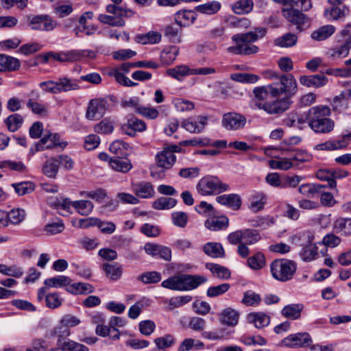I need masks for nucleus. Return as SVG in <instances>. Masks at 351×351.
<instances>
[{
	"mask_svg": "<svg viewBox=\"0 0 351 351\" xmlns=\"http://www.w3.org/2000/svg\"><path fill=\"white\" fill-rule=\"evenodd\" d=\"M330 109L326 106H317L310 108L306 114L308 126L316 133H329L333 130L334 121L328 117Z\"/></svg>",
	"mask_w": 351,
	"mask_h": 351,
	"instance_id": "nucleus-1",
	"label": "nucleus"
},
{
	"mask_svg": "<svg viewBox=\"0 0 351 351\" xmlns=\"http://www.w3.org/2000/svg\"><path fill=\"white\" fill-rule=\"evenodd\" d=\"M206 281L207 278L203 276L179 274L162 281L161 286L171 290L190 291Z\"/></svg>",
	"mask_w": 351,
	"mask_h": 351,
	"instance_id": "nucleus-2",
	"label": "nucleus"
},
{
	"mask_svg": "<svg viewBox=\"0 0 351 351\" xmlns=\"http://www.w3.org/2000/svg\"><path fill=\"white\" fill-rule=\"evenodd\" d=\"M269 78L276 79L277 81L268 85L269 93L273 97H278L285 95L284 97H291L298 90L297 82L292 74L278 76L274 72H270Z\"/></svg>",
	"mask_w": 351,
	"mask_h": 351,
	"instance_id": "nucleus-3",
	"label": "nucleus"
},
{
	"mask_svg": "<svg viewBox=\"0 0 351 351\" xmlns=\"http://www.w3.org/2000/svg\"><path fill=\"white\" fill-rule=\"evenodd\" d=\"M271 276L277 281L286 282L291 280L297 271V263L292 260L279 258L269 265Z\"/></svg>",
	"mask_w": 351,
	"mask_h": 351,
	"instance_id": "nucleus-4",
	"label": "nucleus"
},
{
	"mask_svg": "<svg viewBox=\"0 0 351 351\" xmlns=\"http://www.w3.org/2000/svg\"><path fill=\"white\" fill-rule=\"evenodd\" d=\"M196 189L202 195H213L228 191L230 186L217 176H206L198 181Z\"/></svg>",
	"mask_w": 351,
	"mask_h": 351,
	"instance_id": "nucleus-5",
	"label": "nucleus"
},
{
	"mask_svg": "<svg viewBox=\"0 0 351 351\" xmlns=\"http://www.w3.org/2000/svg\"><path fill=\"white\" fill-rule=\"evenodd\" d=\"M182 149L176 145H171L158 152L155 156V162L157 167L165 172L174 165L176 161V153H180Z\"/></svg>",
	"mask_w": 351,
	"mask_h": 351,
	"instance_id": "nucleus-6",
	"label": "nucleus"
},
{
	"mask_svg": "<svg viewBox=\"0 0 351 351\" xmlns=\"http://www.w3.org/2000/svg\"><path fill=\"white\" fill-rule=\"evenodd\" d=\"M27 19L33 30L49 32L57 26V22L47 14L29 15Z\"/></svg>",
	"mask_w": 351,
	"mask_h": 351,
	"instance_id": "nucleus-7",
	"label": "nucleus"
},
{
	"mask_svg": "<svg viewBox=\"0 0 351 351\" xmlns=\"http://www.w3.org/2000/svg\"><path fill=\"white\" fill-rule=\"evenodd\" d=\"M107 108V100L101 98L93 99L88 104L86 117L91 121L99 120L105 114Z\"/></svg>",
	"mask_w": 351,
	"mask_h": 351,
	"instance_id": "nucleus-8",
	"label": "nucleus"
},
{
	"mask_svg": "<svg viewBox=\"0 0 351 351\" xmlns=\"http://www.w3.org/2000/svg\"><path fill=\"white\" fill-rule=\"evenodd\" d=\"M312 342V339L308 332H298L284 338L281 344L289 348H298L308 347Z\"/></svg>",
	"mask_w": 351,
	"mask_h": 351,
	"instance_id": "nucleus-9",
	"label": "nucleus"
},
{
	"mask_svg": "<svg viewBox=\"0 0 351 351\" xmlns=\"http://www.w3.org/2000/svg\"><path fill=\"white\" fill-rule=\"evenodd\" d=\"M246 123V118L241 114L229 112L223 115L222 125L227 130H239Z\"/></svg>",
	"mask_w": 351,
	"mask_h": 351,
	"instance_id": "nucleus-10",
	"label": "nucleus"
},
{
	"mask_svg": "<svg viewBox=\"0 0 351 351\" xmlns=\"http://www.w3.org/2000/svg\"><path fill=\"white\" fill-rule=\"evenodd\" d=\"M207 123V117L198 116L184 120L182 122V127L191 133H200L204 130Z\"/></svg>",
	"mask_w": 351,
	"mask_h": 351,
	"instance_id": "nucleus-11",
	"label": "nucleus"
},
{
	"mask_svg": "<svg viewBox=\"0 0 351 351\" xmlns=\"http://www.w3.org/2000/svg\"><path fill=\"white\" fill-rule=\"evenodd\" d=\"M306 237L308 244L302 248L300 252V256L302 261L310 262L317 258L318 255V247L315 243H313L314 235L312 232H307Z\"/></svg>",
	"mask_w": 351,
	"mask_h": 351,
	"instance_id": "nucleus-12",
	"label": "nucleus"
},
{
	"mask_svg": "<svg viewBox=\"0 0 351 351\" xmlns=\"http://www.w3.org/2000/svg\"><path fill=\"white\" fill-rule=\"evenodd\" d=\"M283 16L292 24L296 25L299 32L304 29L303 26L307 23L308 19L305 14L298 10L289 8L283 10Z\"/></svg>",
	"mask_w": 351,
	"mask_h": 351,
	"instance_id": "nucleus-13",
	"label": "nucleus"
},
{
	"mask_svg": "<svg viewBox=\"0 0 351 351\" xmlns=\"http://www.w3.org/2000/svg\"><path fill=\"white\" fill-rule=\"evenodd\" d=\"M121 129L124 134L134 136L136 132H141L146 130V124L143 121L132 117L121 125Z\"/></svg>",
	"mask_w": 351,
	"mask_h": 351,
	"instance_id": "nucleus-14",
	"label": "nucleus"
},
{
	"mask_svg": "<svg viewBox=\"0 0 351 351\" xmlns=\"http://www.w3.org/2000/svg\"><path fill=\"white\" fill-rule=\"evenodd\" d=\"M235 42L236 45L229 47L227 51L229 53L236 55L248 56L256 53L258 51V47L254 45H250L244 41H239L237 39H232Z\"/></svg>",
	"mask_w": 351,
	"mask_h": 351,
	"instance_id": "nucleus-15",
	"label": "nucleus"
},
{
	"mask_svg": "<svg viewBox=\"0 0 351 351\" xmlns=\"http://www.w3.org/2000/svg\"><path fill=\"white\" fill-rule=\"evenodd\" d=\"M351 99V89H346L332 99L331 106L334 111L342 112L349 106Z\"/></svg>",
	"mask_w": 351,
	"mask_h": 351,
	"instance_id": "nucleus-16",
	"label": "nucleus"
},
{
	"mask_svg": "<svg viewBox=\"0 0 351 351\" xmlns=\"http://www.w3.org/2000/svg\"><path fill=\"white\" fill-rule=\"evenodd\" d=\"M216 202L221 205L229 207L234 210H238L241 206V198L235 193L224 194L216 197Z\"/></svg>",
	"mask_w": 351,
	"mask_h": 351,
	"instance_id": "nucleus-17",
	"label": "nucleus"
},
{
	"mask_svg": "<svg viewBox=\"0 0 351 351\" xmlns=\"http://www.w3.org/2000/svg\"><path fill=\"white\" fill-rule=\"evenodd\" d=\"M292 103L293 101L289 97H283L269 102L267 113L270 114H282L290 108Z\"/></svg>",
	"mask_w": 351,
	"mask_h": 351,
	"instance_id": "nucleus-18",
	"label": "nucleus"
},
{
	"mask_svg": "<svg viewBox=\"0 0 351 351\" xmlns=\"http://www.w3.org/2000/svg\"><path fill=\"white\" fill-rule=\"evenodd\" d=\"M292 103L293 101L289 97H283L269 102L267 113L270 114H282L290 108Z\"/></svg>",
	"mask_w": 351,
	"mask_h": 351,
	"instance_id": "nucleus-19",
	"label": "nucleus"
},
{
	"mask_svg": "<svg viewBox=\"0 0 351 351\" xmlns=\"http://www.w3.org/2000/svg\"><path fill=\"white\" fill-rule=\"evenodd\" d=\"M300 83L306 87L319 88L326 84L328 79L322 74L302 75L299 79Z\"/></svg>",
	"mask_w": 351,
	"mask_h": 351,
	"instance_id": "nucleus-20",
	"label": "nucleus"
},
{
	"mask_svg": "<svg viewBox=\"0 0 351 351\" xmlns=\"http://www.w3.org/2000/svg\"><path fill=\"white\" fill-rule=\"evenodd\" d=\"M239 318V313L230 308L223 309L219 313V320L221 324L230 327H234L237 325Z\"/></svg>",
	"mask_w": 351,
	"mask_h": 351,
	"instance_id": "nucleus-21",
	"label": "nucleus"
},
{
	"mask_svg": "<svg viewBox=\"0 0 351 351\" xmlns=\"http://www.w3.org/2000/svg\"><path fill=\"white\" fill-rule=\"evenodd\" d=\"M135 195L140 198H151L154 196L155 191L152 184L148 182H142L132 185Z\"/></svg>",
	"mask_w": 351,
	"mask_h": 351,
	"instance_id": "nucleus-22",
	"label": "nucleus"
},
{
	"mask_svg": "<svg viewBox=\"0 0 351 351\" xmlns=\"http://www.w3.org/2000/svg\"><path fill=\"white\" fill-rule=\"evenodd\" d=\"M267 30L265 27H258L254 32H249L245 34H237L232 37V39H237L239 41H244L247 43L254 42L258 38L265 36Z\"/></svg>",
	"mask_w": 351,
	"mask_h": 351,
	"instance_id": "nucleus-23",
	"label": "nucleus"
},
{
	"mask_svg": "<svg viewBox=\"0 0 351 351\" xmlns=\"http://www.w3.org/2000/svg\"><path fill=\"white\" fill-rule=\"evenodd\" d=\"M109 165L114 171L127 173L132 167L130 160L124 156L111 157Z\"/></svg>",
	"mask_w": 351,
	"mask_h": 351,
	"instance_id": "nucleus-24",
	"label": "nucleus"
},
{
	"mask_svg": "<svg viewBox=\"0 0 351 351\" xmlns=\"http://www.w3.org/2000/svg\"><path fill=\"white\" fill-rule=\"evenodd\" d=\"M58 94L69 91H75L80 89V80L77 79L62 77L58 79Z\"/></svg>",
	"mask_w": 351,
	"mask_h": 351,
	"instance_id": "nucleus-25",
	"label": "nucleus"
},
{
	"mask_svg": "<svg viewBox=\"0 0 351 351\" xmlns=\"http://www.w3.org/2000/svg\"><path fill=\"white\" fill-rule=\"evenodd\" d=\"M249 323L253 324L256 328L267 326L270 323V317L263 312L250 313L247 317Z\"/></svg>",
	"mask_w": 351,
	"mask_h": 351,
	"instance_id": "nucleus-26",
	"label": "nucleus"
},
{
	"mask_svg": "<svg viewBox=\"0 0 351 351\" xmlns=\"http://www.w3.org/2000/svg\"><path fill=\"white\" fill-rule=\"evenodd\" d=\"M20 61L14 57L0 54V72L13 71L19 69Z\"/></svg>",
	"mask_w": 351,
	"mask_h": 351,
	"instance_id": "nucleus-27",
	"label": "nucleus"
},
{
	"mask_svg": "<svg viewBox=\"0 0 351 351\" xmlns=\"http://www.w3.org/2000/svg\"><path fill=\"white\" fill-rule=\"evenodd\" d=\"M106 11L110 14H112L114 16H116L119 19L123 18H131L134 16L136 12L130 9L126 8L123 6H119V5L115 4H109L106 6Z\"/></svg>",
	"mask_w": 351,
	"mask_h": 351,
	"instance_id": "nucleus-28",
	"label": "nucleus"
},
{
	"mask_svg": "<svg viewBox=\"0 0 351 351\" xmlns=\"http://www.w3.org/2000/svg\"><path fill=\"white\" fill-rule=\"evenodd\" d=\"M196 19V14L192 10H180L175 14V21L180 27L192 24Z\"/></svg>",
	"mask_w": 351,
	"mask_h": 351,
	"instance_id": "nucleus-29",
	"label": "nucleus"
},
{
	"mask_svg": "<svg viewBox=\"0 0 351 351\" xmlns=\"http://www.w3.org/2000/svg\"><path fill=\"white\" fill-rule=\"evenodd\" d=\"M161 38L160 33L150 31L146 34H137L135 36V41L142 45H153L160 43Z\"/></svg>",
	"mask_w": 351,
	"mask_h": 351,
	"instance_id": "nucleus-30",
	"label": "nucleus"
},
{
	"mask_svg": "<svg viewBox=\"0 0 351 351\" xmlns=\"http://www.w3.org/2000/svg\"><path fill=\"white\" fill-rule=\"evenodd\" d=\"M228 226V219L226 217H214L205 221V226L212 231H218L226 228Z\"/></svg>",
	"mask_w": 351,
	"mask_h": 351,
	"instance_id": "nucleus-31",
	"label": "nucleus"
},
{
	"mask_svg": "<svg viewBox=\"0 0 351 351\" xmlns=\"http://www.w3.org/2000/svg\"><path fill=\"white\" fill-rule=\"evenodd\" d=\"M59 171L58 161L56 157L47 160L42 167V173L49 178H55Z\"/></svg>",
	"mask_w": 351,
	"mask_h": 351,
	"instance_id": "nucleus-32",
	"label": "nucleus"
},
{
	"mask_svg": "<svg viewBox=\"0 0 351 351\" xmlns=\"http://www.w3.org/2000/svg\"><path fill=\"white\" fill-rule=\"evenodd\" d=\"M42 57L45 63L47 62L51 58H53V60L60 62H71L73 61L75 58L73 51L60 53L50 51L43 54Z\"/></svg>",
	"mask_w": 351,
	"mask_h": 351,
	"instance_id": "nucleus-33",
	"label": "nucleus"
},
{
	"mask_svg": "<svg viewBox=\"0 0 351 351\" xmlns=\"http://www.w3.org/2000/svg\"><path fill=\"white\" fill-rule=\"evenodd\" d=\"M206 268L210 270L216 278L222 280H227L230 278L231 272L226 267L215 263H208L206 264Z\"/></svg>",
	"mask_w": 351,
	"mask_h": 351,
	"instance_id": "nucleus-34",
	"label": "nucleus"
},
{
	"mask_svg": "<svg viewBox=\"0 0 351 351\" xmlns=\"http://www.w3.org/2000/svg\"><path fill=\"white\" fill-rule=\"evenodd\" d=\"M350 49L351 40H346L343 44L330 49L329 53L335 59L343 58L348 56Z\"/></svg>",
	"mask_w": 351,
	"mask_h": 351,
	"instance_id": "nucleus-35",
	"label": "nucleus"
},
{
	"mask_svg": "<svg viewBox=\"0 0 351 351\" xmlns=\"http://www.w3.org/2000/svg\"><path fill=\"white\" fill-rule=\"evenodd\" d=\"M204 253L212 258H222L225 255L223 246L219 243H207L204 245Z\"/></svg>",
	"mask_w": 351,
	"mask_h": 351,
	"instance_id": "nucleus-36",
	"label": "nucleus"
},
{
	"mask_svg": "<svg viewBox=\"0 0 351 351\" xmlns=\"http://www.w3.org/2000/svg\"><path fill=\"white\" fill-rule=\"evenodd\" d=\"M192 72L193 69L185 64L178 65L167 71L168 75L180 81L187 75H193Z\"/></svg>",
	"mask_w": 351,
	"mask_h": 351,
	"instance_id": "nucleus-37",
	"label": "nucleus"
},
{
	"mask_svg": "<svg viewBox=\"0 0 351 351\" xmlns=\"http://www.w3.org/2000/svg\"><path fill=\"white\" fill-rule=\"evenodd\" d=\"M254 8L252 0H239L232 5V11L237 14H245L252 12Z\"/></svg>",
	"mask_w": 351,
	"mask_h": 351,
	"instance_id": "nucleus-38",
	"label": "nucleus"
},
{
	"mask_svg": "<svg viewBox=\"0 0 351 351\" xmlns=\"http://www.w3.org/2000/svg\"><path fill=\"white\" fill-rule=\"evenodd\" d=\"M221 3L217 1H209L195 7V10L201 14L212 15L219 12L221 9Z\"/></svg>",
	"mask_w": 351,
	"mask_h": 351,
	"instance_id": "nucleus-39",
	"label": "nucleus"
},
{
	"mask_svg": "<svg viewBox=\"0 0 351 351\" xmlns=\"http://www.w3.org/2000/svg\"><path fill=\"white\" fill-rule=\"evenodd\" d=\"M335 27L332 25L321 27L311 34V38L315 40H324L335 33Z\"/></svg>",
	"mask_w": 351,
	"mask_h": 351,
	"instance_id": "nucleus-40",
	"label": "nucleus"
},
{
	"mask_svg": "<svg viewBox=\"0 0 351 351\" xmlns=\"http://www.w3.org/2000/svg\"><path fill=\"white\" fill-rule=\"evenodd\" d=\"M247 264L252 269H261L266 265L265 256L262 252H258L247 258Z\"/></svg>",
	"mask_w": 351,
	"mask_h": 351,
	"instance_id": "nucleus-41",
	"label": "nucleus"
},
{
	"mask_svg": "<svg viewBox=\"0 0 351 351\" xmlns=\"http://www.w3.org/2000/svg\"><path fill=\"white\" fill-rule=\"evenodd\" d=\"M337 232L344 236H351V218H339L334 223Z\"/></svg>",
	"mask_w": 351,
	"mask_h": 351,
	"instance_id": "nucleus-42",
	"label": "nucleus"
},
{
	"mask_svg": "<svg viewBox=\"0 0 351 351\" xmlns=\"http://www.w3.org/2000/svg\"><path fill=\"white\" fill-rule=\"evenodd\" d=\"M298 36L291 33H287L276 38L274 43L276 46L280 47H291L296 45Z\"/></svg>",
	"mask_w": 351,
	"mask_h": 351,
	"instance_id": "nucleus-43",
	"label": "nucleus"
},
{
	"mask_svg": "<svg viewBox=\"0 0 351 351\" xmlns=\"http://www.w3.org/2000/svg\"><path fill=\"white\" fill-rule=\"evenodd\" d=\"M349 9L343 6L342 9L338 7H333L330 9H326L324 12V14L328 19L342 21L343 18L349 14Z\"/></svg>",
	"mask_w": 351,
	"mask_h": 351,
	"instance_id": "nucleus-44",
	"label": "nucleus"
},
{
	"mask_svg": "<svg viewBox=\"0 0 351 351\" xmlns=\"http://www.w3.org/2000/svg\"><path fill=\"white\" fill-rule=\"evenodd\" d=\"M177 200L169 197H160L152 203V207L156 210H169L173 208Z\"/></svg>",
	"mask_w": 351,
	"mask_h": 351,
	"instance_id": "nucleus-45",
	"label": "nucleus"
},
{
	"mask_svg": "<svg viewBox=\"0 0 351 351\" xmlns=\"http://www.w3.org/2000/svg\"><path fill=\"white\" fill-rule=\"evenodd\" d=\"M73 208L81 215L87 216L93 210L94 204L89 200L74 201Z\"/></svg>",
	"mask_w": 351,
	"mask_h": 351,
	"instance_id": "nucleus-46",
	"label": "nucleus"
},
{
	"mask_svg": "<svg viewBox=\"0 0 351 351\" xmlns=\"http://www.w3.org/2000/svg\"><path fill=\"white\" fill-rule=\"evenodd\" d=\"M303 308L302 304H293L285 306L282 310V314L285 317L297 319L300 317Z\"/></svg>",
	"mask_w": 351,
	"mask_h": 351,
	"instance_id": "nucleus-47",
	"label": "nucleus"
},
{
	"mask_svg": "<svg viewBox=\"0 0 351 351\" xmlns=\"http://www.w3.org/2000/svg\"><path fill=\"white\" fill-rule=\"evenodd\" d=\"M230 79L240 83L254 84L258 80L259 77L252 73H235L230 75Z\"/></svg>",
	"mask_w": 351,
	"mask_h": 351,
	"instance_id": "nucleus-48",
	"label": "nucleus"
},
{
	"mask_svg": "<svg viewBox=\"0 0 351 351\" xmlns=\"http://www.w3.org/2000/svg\"><path fill=\"white\" fill-rule=\"evenodd\" d=\"M108 75L114 77L117 83L124 86L132 87L138 84L127 77L119 69H112L108 72Z\"/></svg>",
	"mask_w": 351,
	"mask_h": 351,
	"instance_id": "nucleus-49",
	"label": "nucleus"
},
{
	"mask_svg": "<svg viewBox=\"0 0 351 351\" xmlns=\"http://www.w3.org/2000/svg\"><path fill=\"white\" fill-rule=\"evenodd\" d=\"M12 186L19 195L29 194L35 189V184L29 181L14 183Z\"/></svg>",
	"mask_w": 351,
	"mask_h": 351,
	"instance_id": "nucleus-50",
	"label": "nucleus"
},
{
	"mask_svg": "<svg viewBox=\"0 0 351 351\" xmlns=\"http://www.w3.org/2000/svg\"><path fill=\"white\" fill-rule=\"evenodd\" d=\"M178 53L179 49L176 46L166 48L161 52V61L165 64H170L176 60Z\"/></svg>",
	"mask_w": 351,
	"mask_h": 351,
	"instance_id": "nucleus-51",
	"label": "nucleus"
},
{
	"mask_svg": "<svg viewBox=\"0 0 351 351\" xmlns=\"http://www.w3.org/2000/svg\"><path fill=\"white\" fill-rule=\"evenodd\" d=\"M242 237V243L250 245L256 243L261 239V236L258 230L250 228L243 230Z\"/></svg>",
	"mask_w": 351,
	"mask_h": 351,
	"instance_id": "nucleus-52",
	"label": "nucleus"
},
{
	"mask_svg": "<svg viewBox=\"0 0 351 351\" xmlns=\"http://www.w3.org/2000/svg\"><path fill=\"white\" fill-rule=\"evenodd\" d=\"M67 291L73 294H86L94 291L93 287L88 283H74L67 288Z\"/></svg>",
	"mask_w": 351,
	"mask_h": 351,
	"instance_id": "nucleus-53",
	"label": "nucleus"
},
{
	"mask_svg": "<svg viewBox=\"0 0 351 351\" xmlns=\"http://www.w3.org/2000/svg\"><path fill=\"white\" fill-rule=\"evenodd\" d=\"M103 269L106 276L112 280H117L122 275V268L117 265L106 263L103 265Z\"/></svg>",
	"mask_w": 351,
	"mask_h": 351,
	"instance_id": "nucleus-54",
	"label": "nucleus"
},
{
	"mask_svg": "<svg viewBox=\"0 0 351 351\" xmlns=\"http://www.w3.org/2000/svg\"><path fill=\"white\" fill-rule=\"evenodd\" d=\"M98 21L101 23L107 24L112 27H123L125 24L123 19L114 16L112 14H101L98 16Z\"/></svg>",
	"mask_w": 351,
	"mask_h": 351,
	"instance_id": "nucleus-55",
	"label": "nucleus"
},
{
	"mask_svg": "<svg viewBox=\"0 0 351 351\" xmlns=\"http://www.w3.org/2000/svg\"><path fill=\"white\" fill-rule=\"evenodd\" d=\"M23 122V118L19 114H11L5 120L8 129L12 132L19 129Z\"/></svg>",
	"mask_w": 351,
	"mask_h": 351,
	"instance_id": "nucleus-56",
	"label": "nucleus"
},
{
	"mask_svg": "<svg viewBox=\"0 0 351 351\" xmlns=\"http://www.w3.org/2000/svg\"><path fill=\"white\" fill-rule=\"evenodd\" d=\"M94 129L96 132L99 134H110L114 130V122L109 118L104 119L95 125Z\"/></svg>",
	"mask_w": 351,
	"mask_h": 351,
	"instance_id": "nucleus-57",
	"label": "nucleus"
},
{
	"mask_svg": "<svg viewBox=\"0 0 351 351\" xmlns=\"http://www.w3.org/2000/svg\"><path fill=\"white\" fill-rule=\"evenodd\" d=\"M261 302V295L251 290H248L243 293V298L241 300L242 304L250 306H258Z\"/></svg>",
	"mask_w": 351,
	"mask_h": 351,
	"instance_id": "nucleus-58",
	"label": "nucleus"
},
{
	"mask_svg": "<svg viewBox=\"0 0 351 351\" xmlns=\"http://www.w3.org/2000/svg\"><path fill=\"white\" fill-rule=\"evenodd\" d=\"M71 282V280L65 276H58L56 277L46 279L44 282L45 285L50 287H60L62 286L68 285Z\"/></svg>",
	"mask_w": 351,
	"mask_h": 351,
	"instance_id": "nucleus-59",
	"label": "nucleus"
},
{
	"mask_svg": "<svg viewBox=\"0 0 351 351\" xmlns=\"http://www.w3.org/2000/svg\"><path fill=\"white\" fill-rule=\"evenodd\" d=\"M59 348L62 350H67L69 351H89L88 348L86 346L70 339H68L66 342L62 343L59 341Z\"/></svg>",
	"mask_w": 351,
	"mask_h": 351,
	"instance_id": "nucleus-60",
	"label": "nucleus"
},
{
	"mask_svg": "<svg viewBox=\"0 0 351 351\" xmlns=\"http://www.w3.org/2000/svg\"><path fill=\"white\" fill-rule=\"evenodd\" d=\"M80 196H84L95 200L99 203H101L104 199L107 197L106 191L103 189H97L95 191H81L80 193Z\"/></svg>",
	"mask_w": 351,
	"mask_h": 351,
	"instance_id": "nucleus-61",
	"label": "nucleus"
},
{
	"mask_svg": "<svg viewBox=\"0 0 351 351\" xmlns=\"http://www.w3.org/2000/svg\"><path fill=\"white\" fill-rule=\"evenodd\" d=\"M265 202V195L262 192L256 193L252 197L250 207L253 211L258 212L263 208Z\"/></svg>",
	"mask_w": 351,
	"mask_h": 351,
	"instance_id": "nucleus-62",
	"label": "nucleus"
},
{
	"mask_svg": "<svg viewBox=\"0 0 351 351\" xmlns=\"http://www.w3.org/2000/svg\"><path fill=\"white\" fill-rule=\"evenodd\" d=\"M161 274L158 271L144 272L137 277V279L144 284L157 283L161 280Z\"/></svg>",
	"mask_w": 351,
	"mask_h": 351,
	"instance_id": "nucleus-63",
	"label": "nucleus"
},
{
	"mask_svg": "<svg viewBox=\"0 0 351 351\" xmlns=\"http://www.w3.org/2000/svg\"><path fill=\"white\" fill-rule=\"evenodd\" d=\"M128 145L125 142L117 140L112 142L109 147L110 152L115 154V156H124L126 155Z\"/></svg>",
	"mask_w": 351,
	"mask_h": 351,
	"instance_id": "nucleus-64",
	"label": "nucleus"
}]
</instances>
